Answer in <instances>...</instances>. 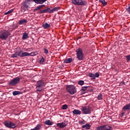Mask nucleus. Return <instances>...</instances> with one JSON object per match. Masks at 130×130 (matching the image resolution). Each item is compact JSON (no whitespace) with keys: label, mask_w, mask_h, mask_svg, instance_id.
<instances>
[{"label":"nucleus","mask_w":130,"mask_h":130,"mask_svg":"<svg viewBox=\"0 0 130 130\" xmlns=\"http://www.w3.org/2000/svg\"><path fill=\"white\" fill-rule=\"evenodd\" d=\"M43 62H44V57H42L40 60V63H43Z\"/></svg>","instance_id":"42"},{"label":"nucleus","mask_w":130,"mask_h":130,"mask_svg":"<svg viewBox=\"0 0 130 130\" xmlns=\"http://www.w3.org/2000/svg\"><path fill=\"white\" fill-rule=\"evenodd\" d=\"M72 4L76 6H86L87 2L83 0H71Z\"/></svg>","instance_id":"3"},{"label":"nucleus","mask_w":130,"mask_h":130,"mask_svg":"<svg viewBox=\"0 0 130 130\" xmlns=\"http://www.w3.org/2000/svg\"><path fill=\"white\" fill-rule=\"evenodd\" d=\"M50 8H47L44 10H40V14H46V13H49V14H50Z\"/></svg>","instance_id":"9"},{"label":"nucleus","mask_w":130,"mask_h":130,"mask_svg":"<svg viewBox=\"0 0 130 130\" xmlns=\"http://www.w3.org/2000/svg\"><path fill=\"white\" fill-rule=\"evenodd\" d=\"M28 3H30V0H25L21 7L25 8V9H28L29 7Z\"/></svg>","instance_id":"10"},{"label":"nucleus","mask_w":130,"mask_h":130,"mask_svg":"<svg viewBox=\"0 0 130 130\" xmlns=\"http://www.w3.org/2000/svg\"><path fill=\"white\" fill-rule=\"evenodd\" d=\"M122 110H124V111H125V110H130V103L125 105L122 108Z\"/></svg>","instance_id":"18"},{"label":"nucleus","mask_w":130,"mask_h":130,"mask_svg":"<svg viewBox=\"0 0 130 130\" xmlns=\"http://www.w3.org/2000/svg\"><path fill=\"white\" fill-rule=\"evenodd\" d=\"M11 28L12 29V30H15V29H16V28H18V26L16 25H15V24H12V25H11Z\"/></svg>","instance_id":"33"},{"label":"nucleus","mask_w":130,"mask_h":130,"mask_svg":"<svg viewBox=\"0 0 130 130\" xmlns=\"http://www.w3.org/2000/svg\"><path fill=\"white\" fill-rule=\"evenodd\" d=\"M35 4H38L39 5H42V4H44L45 2L47 0H33Z\"/></svg>","instance_id":"12"},{"label":"nucleus","mask_w":130,"mask_h":130,"mask_svg":"<svg viewBox=\"0 0 130 130\" xmlns=\"http://www.w3.org/2000/svg\"><path fill=\"white\" fill-rule=\"evenodd\" d=\"M103 99V95L102 93H99L98 95V100H102Z\"/></svg>","instance_id":"32"},{"label":"nucleus","mask_w":130,"mask_h":130,"mask_svg":"<svg viewBox=\"0 0 130 130\" xmlns=\"http://www.w3.org/2000/svg\"><path fill=\"white\" fill-rule=\"evenodd\" d=\"M42 128V124H38L34 128H31L30 130H40Z\"/></svg>","instance_id":"11"},{"label":"nucleus","mask_w":130,"mask_h":130,"mask_svg":"<svg viewBox=\"0 0 130 130\" xmlns=\"http://www.w3.org/2000/svg\"><path fill=\"white\" fill-rule=\"evenodd\" d=\"M18 53H17V52H16L14 54H13V55H12V56H11V57H13V58H17V57H18Z\"/></svg>","instance_id":"37"},{"label":"nucleus","mask_w":130,"mask_h":130,"mask_svg":"<svg viewBox=\"0 0 130 130\" xmlns=\"http://www.w3.org/2000/svg\"><path fill=\"white\" fill-rule=\"evenodd\" d=\"M37 54H38V52L37 51L32 52L29 54V56H35V55H37Z\"/></svg>","instance_id":"29"},{"label":"nucleus","mask_w":130,"mask_h":130,"mask_svg":"<svg viewBox=\"0 0 130 130\" xmlns=\"http://www.w3.org/2000/svg\"><path fill=\"white\" fill-rule=\"evenodd\" d=\"M121 115L122 117L124 116V112H123L122 113H121Z\"/></svg>","instance_id":"45"},{"label":"nucleus","mask_w":130,"mask_h":130,"mask_svg":"<svg viewBox=\"0 0 130 130\" xmlns=\"http://www.w3.org/2000/svg\"><path fill=\"white\" fill-rule=\"evenodd\" d=\"M20 80H21V78L19 77H16L11 80V81L9 82L8 85H9V86H16V85L18 84L20 82Z\"/></svg>","instance_id":"6"},{"label":"nucleus","mask_w":130,"mask_h":130,"mask_svg":"<svg viewBox=\"0 0 130 130\" xmlns=\"http://www.w3.org/2000/svg\"><path fill=\"white\" fill-rule=\"evenodd\" d=\"M22 57H24L25 56H30V53L26 52H24L22 53Z\"/></svg>","instance_id":"26"},{"label":"nucleus","mask_w":130,"mask_h":130,"mask_svg":"<svg viewBox=\"0 0 130 130\" xmlns=\"http://www.w3.org/2000/svg\"><path fill=\"white\" fill-rule=\"evenodd\" d=\"M23 53L22 50H20L19 52H17V55L18 56H20V57H22V53Z\"/></svg>","instance_id":"36"},{"label":"nucleus","mask_w":130,"mask_h":130,"mask_svg":"<svg viewBox=\"0 0 130 130\" xmlns=\"http://www.w3.org/2000/svg\"><path fill=\"white\" fill-rule=\"evenodd\" d=\"M36 90L37 92H41V91L43 90V87H42V86H40V85H38V84H37Z\"/></svg>","instance_id":"19"},{"label":"nucleus","mask_w":130,"mask_h":130,"mask_svg":"<svg viewBox=\"0 0 130 130\" xmlns=\"http://www.w3.org/2000/svg\"><path fill=\"white\" fill-rule=\"evenodd\" d=\"M73 113H74L75 115H80V114H81V111L75 109L73 111Z\"/></svg>","instance_id":"21"},{"label":"nucleus","mask_w":130,"mask_h":130,"mask_svg":"<svg viewBox=\"0 0 130 130\" xmlns=\"http://www.w3.org/2000/svg\"><path fill=\"white\" fill-rule=\"evenodd\" d=\"M27 10H28V8H25V7H23L22 6H21V12H22V13H24V12H26Z\"/></svg>","instance_id":"35"},{"label":"nucleus","mask_w":130,"mask_h":130,"mask_svg":"<svg viewBox=\"0 0 130 130\" xmlns=\"http://www.w3.org/2000/svg\"><path fill=\"white\" fill-rule=\"evenodd\" d=\"M11 35V32L9 30L4 29L0 32V39L1 40H7L9 36Z\"/></svg>","instance_id":"1"},{"label":"nucleus","mask_w":130,"mask_h":130,"mask_svg":"<svg viewBox=\"0 0 130 130\" xmlns=\"http://www.w3.org/2000/svg\"><path fill=\"white\" fill-rule=\"evenodd\" d=\"M96 130H112V127L109 125H104L98 126Z\"/></svg>","instance_id":"7"},{"label":"nucleus","mask_w":130,"mask_h":130,"mask_svg":"<svg viewBox=\"0 0 130 130\" xmlns=\"http://www.w3.org/2000/svg\"><path fill=\"white\" fill-rule=\"evenodd\" d=\"M89 77L92 79L93 80H95V75L93 73H89Z\"/></svg>","instance_id":"31"},{"label":"nucleus","mask_w":130,"mask_h":130,"mask_svg":"<svg viewBox=\"0 0 130 130\" xmlns=\"http://www.w3.org/2000/svg\"><path fill=\"white\" fill-rule=\"evenodd\" d=\"M121 83H122V85H125V82H121Z\"/></svg>","instance_id":"46"},{"label":"nucleus","mask_w":130,"mask_h":130,"mask_svg":"<svg viewBox=\"0 0 130 130\" xmlns=\"http://www.w3.org/2000/svg\"><path fill=\"white\" fill-rule=\"evenodd\" d=\"M44 53H45V54H48V50L46 48H44Z\"/></svg>","instance_id":"43"},{"label":"nucleus","mask_w":130,"mask_h":130,"mask_svg":"<svg viewBox=\"0 0 130 130\" xmlns=\"http://www.w3.org/2000/svg\"><path fill=\"white\" fill-rule=\"evenodd\" d=\"M81 110L83 114H90L91 113V109L90 107L85 106L81 108Z\"/></svg>","instance_id":"8"},{"label":"nucleus","mask_w":130,"mask_h":130,"mask_svg":"<svg viewBox=\"0 0 130 130\" xmlns=\"http://www.w3.org/2000/svg\"><path fill=\"white\" fill-rule=\"evenodd\" d=\"M78 85H80V86H83V84H84V80H80L78 82Z\"/></svg>","instance_id":"38"},{"label":"nucleus","mask_w":130,"mask_h":130,"mask_svg":"<svg viewBox=\"0 0 130 130\" xmlns=\"http://www.w3.org/2000/svg\"><path fill=\"white\" fill-rule=\"evenodd\" d=\"M85 123H86V121H85V120H84V119L79 121V124H85Z\"/></svg>","instance_id":"34"},{"label":"nucleus","mask_w":130,"mask_h":130,"mask_svg":"<svg viewBox=\"0 0 130 130\" xmlns=\"http://www.w3.org/2000/svg\"><path fill=\"white\" fill-rule=\"evenodd\" d=\"M37 85L40 86L41 87H43L44 86V81L43 80H39L37 82Z\"/></svg>","instance_id":"16"},{"label":"nucleus","mask_w":130,"mask_h":130,"mask_svg":"<svg viewBox=\"0 0 130 130\" xmlns=\"http://www.w3.org/2000/svg\"><path fill=\"white\" fill-rule=\"evenodd\" d=\"M125 57L127 59V61H130V55H126V56H125Z\"/></svg>","instance_id":"44"},{"label":"nucleus","mask_w":130,"mask_h":130,"mask_svg":"<svg viewBox=\"0 0 130 130\" xmlns=\"http://www.w3.org/2000/svg\"><path fill=\"white\" fill-rule=\"evenodd\" d=\"M60 9L59 7H56L54 8H53L51 11H50V14H52L54 13V12H57L58 10Z\"/></svg>","instance_id":"14"},{"label":"nucleus","mask_w":130,"mask_h":130,"mask_svg":"<svg viewBox=\"0 0 130 130\" xmlns=\"http://www.w3.org/2000/svg\"><path fill=\"white\" fill-rule=\"evenodd\" d=\"M88 88H90V86H83V87H82L81 89V91L82 94H84L85 93V91H86V90Z\"/></svg>","instance_id":"23"},{"label":"nucleus","mask_w":130,"mask_h":130,"mask_svg":"<svg viewBox=\"0 0 130 130\" xmlns=\"http://www.w3.org/2000/svg\"><path fill=\"white\" fill-rule=\"evenodd\" d=\"M100 75H99V73L98 72H96L94 74V79H96V78H99V76Z\"/></svg>","instance_id":"41"},{"label":"nucleus","mask_w":130,"mask_h":130,"mask_svg":"<svg viewBox=\"0 0 130 130\" xmlns=\"http://www.w3.org/2000/svg\"><path fill=\"white\" fill-rule=\"evenodd\" d=\"M56 125L61 128H63V127H66L67 123H66L64 122H62L61 123H58Z\"/></svg>","instance_id":"13"},{"label":"nucleus","mask_w":130,"mask_h":130,"mask_svg":"<svg viewBox=\"0 0 130 130\" xmlns=\"http://www.w3.org/2000/svg\"><path fill=\"white\" fill-rule=\"evenodd\" d=\"M20 94H22V92H21L19 91H14L13 92V96H16L17 95H20Z\"/></svg>","instance_id":"28"},{"label":"nucleus","mask_w":130,"mask_h":130,"mask_svg":"<svg viewBox=\"0 0 130 130\" xmlns=\"http://www.w3.org/2000/svg\"><path fill=\"white\" fill-rule=\"evenodd\" d=\"M45 124H46V125H52V124H53V123L51 122V121H50V120H47L45 121Z\"/></svg>","instance_id":"25"},{"label":"nucleus","mask_w":130,"mask_h":130,"mask_svg":"<svg viewBox=\"0 0 130 130\" xmlns=\"http://www.w3.org/2000/svg\"><path fill=\"white\" fill-rule=\"evenodd\" d=\"M13 11H14V10L11 9L9 11H8V12H6L4 15H9V14H11V13L13 12Z\"/></svg>","instance_id":"39"},{"label":"nucleus","mask_w":130,"mask_h":130,"mask_svg":"<svg viewBox=\"0 0 130 130\" xmlns=\"http://www.w3.org/2000/svg\"><path fill=\"white\" fill-rule=\"evenodd\" d=\"M82 128H85V129H90L91 126L89 124H86L82 126Z\"/></svg>","instance_id":"24"},{"label":"nucleus","mask_w":130,"mask_h":130,"mask_svg":"<svg viewBox=\"0 0 130 130\" xmlns=\"http://www.w3.org/2000/svg\"><path fill=\"white\" fill-rule=\"evenodd\" d=\"M42 26L44 28V29H48V28L50 27V24H48L47 22H46L42 25Z\"/></svg>","instance_id":"22"},{"label":"nucleus","mask_w":130,"mask_h":130,"mask_svg":"<svg viewBox=\"0 0 130 130\" xmlns=\"http://www.w3.org/2000/svg\"><path fill=\"white\" fill-rule=\"evenodd\" d=\"M77 58L78 60H83L84 59V54H83V51L82 49L78 48L76 50Z\"/></svg>","instance_id":"2"},{"label":"nucleus","mask_w":130,"mask_h":130,"mask_svg":"<svg viewBox=\"0 0 130 130\" xmlns=\"http://www.w3.org/2000/svg\"><path fill=\"white\" fill-rule=\"evenodd\" d=\"M91 91H93V89H91Z\"/></svg>","instance_id":"47"},{"label":"nucleus","mask_w":130,"mask_h":130,"mask_svg":"<svg viewBox=\"0 0 130 130\" xmlns=\"http://www.w3.org/2000/svg\"><path fill=\"white\" fill-rule=\"evenodd\" d=\"M26 23H28V20H27V19H21L19 21V25H23L24 24H26Z\"/></svg>","instance_id":"15"},{"label":"nucleus","mask_w":130,"mask_h":130,"mask_svg":"<svg viewBox=\"0 0 130 130\" xmlns=\"http://www.w3.org/2000/svg\"><path fill=\"white\" fill-rule=\"evenodd\" d=\"M44 7H45V5H40L34 10V12H37V11H39L42 8H44Z\"/></svg>","instance_id":"17"},{"label":"nucleus","mask_w":130,"mask_h":130,"mask_svg":"<svg viewBox=\"0 0 130 130\" xmlns=\"http://www.w3.org/2000/svg\"><path fill=\"white\" fill-rule=\"evenodd\" d=\"M27 38H28V34H27V33L26 32L23 33L22 38L23 40H25V39H27Z\"/></svg>","instance_id":"27"},{"label":"nucleus","mask_w":130,"mask_h":130,"mask_svg":"<svg viewBox=\"0 0 130 130\" xmlns=\"http://www.w3.org/2000/svg\"><path fill=\"white\" fill-rule=\"evenodd\" d=\"M3 124H4L6 127H8L9 128H15V127L16 126V124L9 120L5 121L3 122Z\"/></svg>","instance_id":"5"},{"label":"nucleus","mask_w":130,"mask_h":130,"mask_svg":"<svg viewBox=\"0 0 130 130\" xmlns=\"http://www.w3.org/2000/svg\"><path fill=\"white\" fill-rule=\"evenodd\" d=\"M73 61V59L72 58H68L67 59H66L63 62L64 63H71V62Z\"/></svg>","instance_id":"20"},{"label":"nucleus","mask_w":130,"mask_h":130,"mask_svg":"<svg viewBox=\"0 0 130 130\" xmlns=\"http://www.w3.org/2000/svg\"><path fill=\"white\" fill-rule=\"evenodd\" d=\"M67 90L71 95H74L75 93H77V89H76V86L71 85L68 86L67 87Z\"/></svg>","instance_id":"4"},{"label":"nucleus","mask_w":130,"mask_h":130,"mask_svg":"<svg viewBox=\"0 0 130 130\" xmlns=\"http://www.w3.org/2000/svg\"><path fill=\"white\" fill-rule=\"evenodd\" d=\"M100 3H101L104 7L107 5V2H105V0H100Z\"/></svg>","instance_id":"30"},{"label":"nucleus","mask_w":130,"mask_h":130,"mask_svg":"<svg viewBox=\"0 0 130 130\" xmlns=\"http://www.w3.org/2000/svg\"><path fill=\"white\" fill-rule=\"evenodd\" d=\"M62 109L63 110H66V109H68V105H64L62 106Z\"/></svg>","instance_id":"40"}]
</instances>
